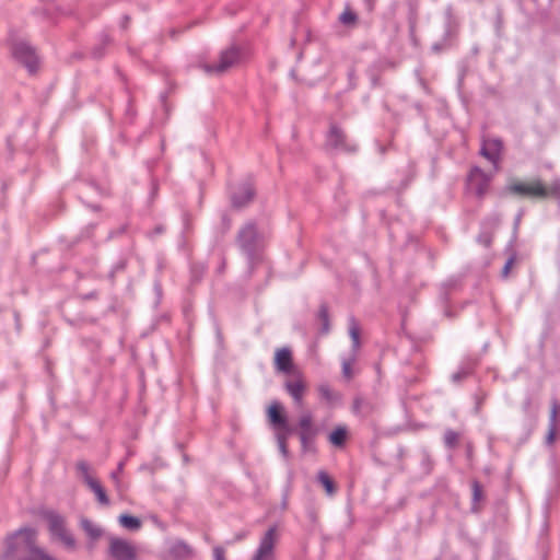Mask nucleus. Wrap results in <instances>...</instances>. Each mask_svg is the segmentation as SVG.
<instances>
[{
  "mask_svg": "<svg viewBox=\"0 0 560 560\" xmlns=\"http://www.w3.org/2000/svg\"><path fill=\"white\" fill-rule=\"evenodd\" d=\"M508 190L518 197L532 199H559L560 179H552L544 183L539 178L529 180H513L509 184Z\"/></svg>",
  "mask_w": 560,
  "mask_h": 560,
  "instance_id": "f257e3e1",
  "label": "nucleus"
},
{
  "mask_svg": "<svg viewBox=\"0 0 560 560\" xmlns=\"http://www.w3.org/2000/svg\"><path fill=\"white\" fill-rule=\"evenodd\" d=\"M284 389L298 407L304 405V397L308 389L307 381L302 371H292L284 381Z\"/></svg>",
  "mask_w": 560,
  "mask_h": 560,
  "instance_id": "f03ea898",
  "label": "nucleus"
},
{
  "mask_svg": "<svg viewBox=\"0 0 560 560\" xmlns=\"http://www.w3.org/2000/svg\"><path fill=\"white\" fill-rule=\"evenodd\" d=\"M138 555L139 549L133 542L119 537H109L108 556L113 560H137Z\"/></svg>",
  "mask_w": 560,
  "mask_h": 560,
  "instance_id": "7ed1b4c3",
  "label": "nucleus"
},
{
  "mask_svg": "<svg viewBox=\"0 0 560 560\" xmlns=\"http://www.w3.org/2000/svg\"><path fill=\"white\" fill-rule=\"evenodd\" d=\"M279 540L277 528L270 527L260 538L252 560H276V547Z\"/></svg>",
  "mask_w": 560,
  "mask_h": 560,
  "instance_id": "20e7f679",
  "label": "nucleus"
},
{
  "mask_svg": "<svg viewBox=\"0 0 560 560\" xmlns=\"http://www.w3.org/2000/svg\"><path fill=\"white\" fill-rule=\"evenodd\" d=\"M46 518L51 535L60 540L67 548L73 549L75 546V540L67 530L63 517L56 513L49 512L46 514Z\"/></svg>",
  "mask_w": 560,
  "mask_h": 560,
  "instance_id": "39448f33",
  "label": "nucleus"
},
{
  "mask_svg": "<svg viewBox=\"0 0 560 560\" xmlns=\"http://www.w3.org/2000/svg\"><path fill=\"white\" fill-rule=\"evenodd\" d=\"M267 417L270 425L278 432H291L288 419L283 411V406L278 401H272L267 409Z\"/></svg>",
  "mask_w": 560,
  "mask_h": 560,
  "instance_id": "423d86ee",
  "label": "nucleus"
},
{
  "mask_svg": "<svg viewBox=\"0 0 560 560\" xmlns=\"http://www.w3.org/2000/svg\"><path fill=\"white\" fill-rule=\"evenodd\" d=\"M14 57L21 61L30 71H34L38 65V58L35 50L26 43L21 42L13 47Z\"/></svg>",
  "mask_w": 560,
  "mask_h": 560,
  "instance_id": "0eeeda50",
  "label": "nucleus"
},
{
  "mask_svg": "<svg viewBox=\"0 0 560 560\" xmlns=\"http://www.w3.org/2000/svg\"><path fill=\"white\" fill-rule=\"evenodd\" d=\"M238 58V51L235 48L224 50L221 56L219 63L215 66H205V71L211 74H221L230 69Z\"/></svg>",
  "mask_w": 560,
  "mask_h": 560,
  "instance_id": "6e6552de",
  "label": "nucleus"
},
{
  "mask_svg": "<svg viewBox=\"0 0 560 560\" xmlns=\"http://www.w3.org/2000/svg\"><path fill=\"white\" fill-rule=\"evenodd\" d=\"M273 362L278 372L290 375L292 371H299L294 369L292 351L287 347L279 348L275 351Z\"/></svg>",
  "mask_w": 560,
  "mask_h": 560,
  "instance_id": "1a4fd4ad",
  "label": "nucleus"
},
{
  "mask_svg": "<svg viewBox=\"0 0 560 560\" xmlns=\"http://www.w3.org/2000/svg\"><path fill=\"white\" fill-rule=\"evenodd\" d=\"M299 427L301 442L305 445L316 435V430L313 428V417L310 412H305L300 417Z\"/></svg>",
  "mask_w": 560,
  "mask_h": 560,
  "instance_id": "9d476101",
  "label": "nucleus"
},
{
  "mask_svg": "<svg viewBox=\"0 0 560 560\" xmlns=\"http://www.w3.org/2000/svg\"><path fill=\"white\" fill-rule=\"evenodd\" d=\"M502 151V142L499 139L485 140L481 147V155L497 164Z\"/></svg>",
  "mask_w": 560,
  "mask_h": 560,
  "instance_id": "9b49d317",
  "label": "nucleus"
},
{
  "mask_svg": "<svg viewBox=\"0 0 560 560\" xmlns=\"http://www.w3.org/2000/svg\"><path fill=\"white\" fill-rule=\"evenodd\" d=\"M328 144L334 148H347L346 133L337 126H331L327 136Z\"/></svg>",
  "mask_w": 560,
  "mask_h": 560,
  "instance_id": "f8f14e48",
  "label": "nucleus"
},
{
  "mask_svg": "<svg viewBox=\"0 0 560 560\" xmlns=\"http://www.w3.org/2000/svg\"><path fill=\"white\" fill-rule=\"evenodd\" d=\"M317 392L325 402L332 404L340 399V395L335 392L328 384H319L317 386Z\"/></svg>",
  "mask_w": 560,
  "mask_h": 560,
  "instance_id": "ddd939ff",
  "label": "nucleus"
},
{
  "mask_svg": "<svg viewBox=\"0 0 560 560\" xmlns=\"http://www.w3.org/2000/svg\"><path fill=\"white\" fill-rule=\"evenodd\" d=\"M88 487L94 492L101 504L107 505L109 503L107 494L98 480H89Z\"/></svg>",
  "mask_w": 560,
  "mask_h": 560,
  "instance_id": "4468645a",
  "label": "nucleus"
},
{
  "mask_svg": "<svg viewBox=\"0 0 560 560\" xmlns=\"http://www.w3.org/2000/svg\"><path fill=\"white\" fill-rule=\"evenodd\" d=\"M255 236H256V230H255L254 225L248 224L241 230L238 238H240L242 246L248 247L255 240Z\"/></svg>",
  "mask_w": 560,
  "mask_h": 560,
  "instance_id": "2eb2a0df",
  "label": "nucleus"
},
{
  "mask_svg": "<svg viewBox=\"0 0 560 560\" xmlns=\"http://www.w3.org/2000/svg\"><path fill=\"white\" fill-rule=\"evenodd\" d=\"M347 434L345 427H338L329 434L328 440L335 446H342L347 440Z\"/></svg>",
  "mask_w": 560,
  "mask_h": 560,
  "instance_id": "dca6fc26",
  "label": "nucleus"
},
{
  "mask_svg": "<svg viewBox=\"0 0 560 560\" xmlns=\"http://www.w3.org/2000/svg\"><path fill=\"white\" fill-rule=\"evenodd\" d=\"M81 526L86 535L92 539H97L102 536V529L90 520L83 518L81 521Z\"/></svg>",
  "mask_w": 560,
  "mask_h": 560,
  "instance_id": "f3484780",
  "label": "nucleus"
},
{
  "mask_svg": "<svg viewBox=\"0 0 560 560\" xmlns=\"http://www.w3.org/2000/svg\"><path fill=\"white\" fill-rule=\"evenodd\" d=\"M318 481L325 488L327 494L332 495L336 492L335 483L326 471L320 470L318 472Z\"/></svg>",
  "mask_w": 560,
  "mask_h": 560,
  "instance_id": "a211bd4d",
  "label": "nucleus"
},
{
  "mask_svg": "<svg viewBox=\"0 0 560 560\" xmlns=\"http://www.w3.org/2000/svg\"><path fill=\"white\" fill-rule=\"evenodd\" d=\"M119 523L128 529H139L141 526V522L137 517L126 514L119 516Z\"/></svg>",
  "mask_w": 560,
  "mask_h": 560,
  "instance_id": "6ab92c4d",
  "label": "nucleus"
},
{
  "mask_svg": "<svg viewBox=\"0 0 560 560\" xmlns=\"http://www.w3.org/2000/svg\"><path fill=\"white\" fill-rule=\"evenodd\" d=\"M77 469L80 472L82 479L89 486V480H97L90 471V466L86 462H79L77 464Z\"/></svg>",
  "mask_w": 560,
  "mask_h": 560,
  "instance_id": "aec40b11",
  "label": "nucleus"
},
{
  "mask_svg": "<svg viewBox=\"0 0 560 560\" xmlns=\"http://www.w3.org/2000/svg\"><path fill=\"white\" fill-rule=\"evenodd\" d=\"M253 195H254L253 189L250 187H246L244 189V198H243V200H240L237 196H234L233 197V205L235 207H242V206H244L245 203H247L248 201L252 200Z\"/></svg>",
  "mask_w": 560,
  "mask_h": 560,
  "instance_id": "412c9836",
  "label": "nucleus"
},
{
  "mask_svg": "<svg viewBox=\"0 0 560 560\" xmlns=\"http://www.w3.org/2000/svg\"><path fill=\"white\" fill-rule=\"evenodd\" d=\"M444 441L448 447H455L459 441V434L453 430H448L445 432Z\"/></svg>",
  "mask_w": 560,
  "mask_h": 560,
  "instance_id": "4be33fe9",
  "label": "nucleus"
},
{
  "mask_svg": "<svg viewBox=\"0 0 560 560\" xmlns=\"http://www.w3.org/2000/svg\"><path fill=\"white\" fill-rule=\"evenodd\" d=\"M560 412V405L553 400L551 402V408H550V413H549V423L548 424H553V425H558V415Z\"/></svg>",
  "mask_w": 560,
  "mask_h": 560,
  "instance_id": "5701e85b",
  "label": "nucleus"
},
{
  "mask_svg": "<svg viewBox=\"0 0 560 560\" xmlns=\"http://www.w3.org/2000/svg\"><path fill=\"white\" fill-rule=\"evenodd\" d=\"M290 433L291 432H278L277 433L279 448L283 455H287V452H288L287 441H288Z\"/></svg>",
  "mask_w": 560,
  "mask_h": 560,
  "instance_id": "b1692460",
  "label": "nucleus"
},
{
  "mask_svg": "<svg viewBox=\"0 0 560 560\" xmlns=\"http://www.w3.org/2000/svg\"><path fill=\"white\" fill-rule=\"evenodd\" d=\"M349 334L353 341V346L357 348L359 346L360 329H359L358 324L354 320L351 322V325L349 327Z\"/></svg>",
  "mask_w": 560,
  "mask_h": 560,
  "instance_id": "393cba45",
  "label": "nucleus"
},
{
  "mask_svg": "<svg viewBox=\"0 0 560 560\" xmlns=\"http://www.w3.org/2000/svg\"><path fill=\"white\" fill-rule=\"evenodd\" d=\"M557 425L548 424V431L546 434V443L552 444L556 441Z\"/></svg>",
  "mask_w": 560,
  "mask_h": 560,
  "instance_id": "a878e982",
  "label": "nucleus"
},
{
  "mask_svg": "<svg viewBox=\"0 0 560 560\" xmlns=\"http://www.w3.org/2000/svg\"><path fill=\"white\" fill-rule=\"evenodd\" d=\"M340 20L342 23L345 24H350L352 22L355 21V14L352 13L351 11H345L341 15H340Z\"/></svg>",
  "mask_w": 560,
  "mask_h": 560,
  "instance_id": "bb28decb",
  "label": "nucleus"
},
{
  "mask_svg": "<svg viewBox=\"0 0 560 560\" xmlns=\"http://www.w3.org/2000/svg\"><path fill=\"white\" fill-rule=\"evenodd\" d=\"M213 556H214V560H225V551L220 546L214 547Z\"/></svg>",
  "mask_w": 560,
  "mask_h": 560,
  "instance_id": "cd10ccee",
  "label": "nucleus"
},
{
  "mask_svg": "<svg viewBox=\"0 0 560 560\" xmlns=\"http://www.w3.org/2000/svg\"><path fill=\"white\" fill-rule=\"evenodd\" d=\"M477 177H483V173L479 168L471 171L469 179L472 183Z\"/></svg>",
  "mask_w": 560,
  "mask_h": 560,
  "instance_id": "c85d7f7f",
  "label": "nucleus"
},
{
  "mask_svg": "<svg viewBox=\"0 0 560 560\" xmlns=\"http://www.w3.org/2000/svg\"><path fill=\"white\" fill-rule=\"evenodd\" d=\"M342 372H343L346 377H348V378L351 377V366H350L349 362H343V364H342Z\"/></svg>",
  "mask_w": 560,
  "mask_h": 560,
  "instance_id": "c756f323",
  "label": "nucleus"
},
{
  "mask_svg": "<svg viewBox=\"0 0 560 560\" xmlns=\"http://www.w3.org/2000/svg\"><path fill=\"white\" fill-rule=\"evenodd\" d=\"M512 266H513V259H510V260L505 264V266H504V268H503V275H504V276H508V273H509L510 269L512 268Z\"/></svg>",
  "mask_w": 560,
  "mask_h": 560,
  "instance_id": "7c9ffc66",
  "label": "nucleus"
},
{
  "mask_svg": "<svg viewBox=\"0 0 560 560\" xmlns=\"http://www.w3.org/2000/svg\"><path fill=\"white\" fill-rule=\"evenodd\" d=\"M118 474L119 472H113L112 474V479L114 480V482L116 483L117 487H119V482H120Z\"/></svg>",
  "mask_w": 560,
  "mask_h": 560,
  "instance_id": "2f4dec72",
  "label": "nucleus"
},
{
  "mask_svg": "<svg viewBox=\"0 0 560 560\" xmlns=\"http://www.w3.org/2000/svg\"><path fill=\"white\" fill-rule=\"evenodd\" d=\"M483 191H485V187H480V188H479V190H478V194H479V195H482V194H483Z\"/></svg>",
  "mask_w": 560,
  "mask_h": 560,
  "instance_id": "473e14b6",
  "label": "nucleus"
},
{
  "mask_svg": "<svg viewBox=\"0 0 560 560\" xmlns=\"http://www.w3.org/2000/svg\"><path fill=\"white\" fill-rule=\"evenodd\" d=\"M359 404H360V400H355V401H354V409H358V408H359Z\"/></svg>",
  "mask_w": 560,
  "mask_h": 560,
  "instance_id": "72a5a7b5",
  "label": "nucleus"
},
{
  "mask_svg": "<svg viewBox=\"0 0 560 560\" xmlns=\"http://www.w3.org/2000/svg\"><path fill=\"white\" fill-rule=\"evenodd\" d=\"M122 467H124V465H122V463H120V464L118 465V471H117V472H120V471L122 470Z\"/></svg>",
  "mask_w": 560,
  "mask_h": 560,
  "instance_id": "f704fd0d",
  "label": "nucleus"
},
{
  "mask_svg": "<svg viewBox=\"0 0 560 560\" xmlns=\"http://www.w3.org/2000/svg\"><path fill=\"white\" fill-rule=\"evenodd\" d=\"M477 493H478V486L475 485V495H477Z\"/></svg>",
  "mask_w": 560,
  "mask_h": 560,
  "instance_id": "c9c22d12",
  "label": "nucleus"
}]
</instances>
